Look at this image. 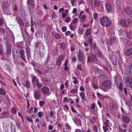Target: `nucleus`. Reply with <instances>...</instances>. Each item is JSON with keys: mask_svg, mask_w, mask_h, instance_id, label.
<instances>
[{"mask_svg": "<svg viewBox=\"0 0 132 132\" xmlns=\"http://www.w3.org/2000/svg\"><path fill=\"white\" fill-rule=\"evenodd\" d=\"M106 11L108 12H110L112 10V7L111 5L109 3H107L105 5Z\"/></svg>", "mask_w": 132, "mask_h": 132, "instance_id": "nucleus-28", "label": "nucleus"}, {"mask_svg": "<svg viewBox=\"0 0 132 132\" xmlns=\"http://www.w3.org/2000/svg\"><path fill=\"white\" fill-rule=\"evenodd\" d=\"M123 84L122 83L120 82L119 85V88L120 90L122 91H123V89L122 88V86H123Z\"/></svg>", "mask_w": 132, "mask_h": 132, "instance_id": "nucleus-52", "label": "nucleus"}, {"mask_svg": "<svg viewBox=\"0 0 132 132\" xmlns=\"http://www.w3.org/2000/svg\"><path fill=\"white\" fill-rule=\"evenodd\" d=\"M112 52L111 54H110L109 56L113 64L115 65H116L117 62V59L116 55L114 54Z\"/></svg>", "mask_w": 132, "mask_h": 132, "instance_id": "nucleus-4", "label": "nucleus"}, {"mask_svg": "<svg viewBox=\"0 0 132 132\" xmlns=\"http://www.w3.org/2000/svg\"><path fill=\"white\" fill-rule=\"evenodd\" d=\"M84 54L82 53L80 51H79L78 52V60L81 62L82 64H84L85 63V60L84 58H85L84 56Z\"/></svg>", "mask_w": 132, "mask_h": 132, "instance_id": "nucleus-7", "label": "nucleus"}, {"mask_svg": "<svg viewBox=\"0 0 132 132\" xmlns=\"http://www.w3.org/2000/svg\"><path fill=\"white\" fill-rule=\"evenodd\" d=\"M38 49H36L35 48H34V51L36 53V54L39 55V56L41 57V52L40 50H38Z\"/></svg>", "mask_w": 132, "mask_h": 132, "instance_id": "nucleus-35", "label": "nucleus"}, {"mask_svg": "<svg viewBox=\"0 0 132 132\" xmlns=\"http://www.w3.org/2000/svg\"><path fill=\"white\" fill-rule=\"evenodd\" d=\"M65 44L64 43L62 42L60 43V47L62 50H64L65 49Z\"/></svg>", "mask_w": 132, "mask_h": 132, "instance_id": "nucleus-38", "label": "nucleus"}, {"mask_svg": "<svg viewBox=\"0 0 132 132\" xmlns=\"http://www.w3.org/2000/svg\"><path fill=\"white\" fill-rule=\"evenodd\" d=\"M52 34L53 36L56 39H59L60 38L61 36L60 35L57 33H56L55 32H52Z\"/></svg>", "mask_w": 132, "mask_h": 132, "instance_id": "nucleus-29", "label": "nucleus"}, {"mask_svg": "<svg viewBox=\"0 0 132 132\" xmlns=\"http://www.w3.org/2000/svg\"><path fill=\"white\" fill-rule=\"evenodd\" d=\"M91 30V29L90 28H89L86 31L85 34L86 36H87L88 35L90 34Z\"/></svg>", "mask_w": 132, "mask_h": 132, "instance_id": "nucleus-36", "label": "nucleus"}, {"mask_svg": "<svg viewBox=\"0 0 132 132\" xmlns=\"http://www.w3.org/2000/svg\"><path fill=\"white\" fill-rule=\"evenodd\" d=\"M50 54H48V56L47 57V59L46 60V62H48V61L50 60Z\"/></svg>", "mask_w": 132, "mask_h": 132, "instance_id": "nucleus-59", "label": "nucleus"}, {"mask_svg": "<svg viewBox=\"0 0 132 132\" xmlns=\"http://www.w3.org/2000/svg\"><path fill=\"white\" fill-rule=\"evenodd\" d=\"M131 22V20L129 19H128L127 21L126 19L121 20L120 22L121 26L124 27H126L129 25Z\"/></svg>", "mask_w": 132, "mask_h": 132, "instance_id": "nucleus-3", "label": "nucleus"}, {"mask_svg": "<svg viewBox=\"0 0 132 132\" xmlns=\"http://www.w3.org/2000/svg\"><path fill=\"white\" fill-rule=\"evenodd\" d=\"M6 48H11L10 46L11 43H10L6 41Z\"/></svg>", "mask_w": 132, "mask_h": 132, "instance_id": "nucleus-46", "label": "nucleus"}, {"mask_svg": "<svg viewBox=\"0 0 132 132\" xmlns=\"http://www.w3.org/2000/svg\"><path fill=\"white\" fill-rule=\"evenodd\" d=\"M34 44V48L38 49L39 50H40L41 47H42V46H44L43 44L41 42H37L35 43Z\"/></svg>", "mask_w": 132, "mask_h": 132, "instance_id": "nucleus-15", "label": "nucleus"}, {"mask_svg": "<svg viewBox=\"0 0 132 132\" xmlns=\"http://www.w3.org/2000/svg\"><path fill=\"white\" fill-rule=\"evenodd\" d=\"M110 123V122L109 120H107L105 121L104 122V125L106 126L109 127V124Z\"/></svg>", "mask_w": 132, "mask_h": 132, "instance_id": "nucleus-42", "label": "nucleus"}, {"mask_svg": "<svg viewBox=\"0 0 132 132\" xmlns=\"http://www.w3.org/2000/svg\"><path fill=\"white\" fill-rule=\"evenodd\" d=\"M41 93L39 89L34 91V97L36 100H39L41 97Z\"/></svg>", "mask_w": 132, "mask_h": 132, "instance_id": "nucleus-10", "label": "nucleus"}, {"mask_svg": "<svg viewBox=\"0 0 132 132\" xmlns=\"http://www.w3.org/2000/svg\"><path fill=\"white\" fill-rule=\"evenodd\" d=\"M78 88L76 89L73 88L71 89V93H77Z\"/></svg>", "mask_w": 132, "mask_h": 132, "instance_id": "nucleus-43", "label": "nucleus"}, {"mask_svg": "<svg viewBox=\"0 0 132 132\" xmlns=\"http://www.w3.org/2000/svg\"><path fill=\"white\" fill-rule=\"evenodd\" d=\"M4 14L7 15H12V13L10 11L7 10L4 11Z\"/></svg>", "mask_w": 132, "mask_h": 132, "instance_id": "nucleus-41", "label": "nucleus"}, {"mask_svg": "<svg viewBox=\"0 0 132 132\" xmlns=\"http://www.w3.org/2000/svg\"><path fill=\"white\" fill-rule=\"evenodd\" d=\"M34 70L36 72H37V74H38L41 75L42 73V72L38 69L36 70H36Z\"/></svg>", "mask_w": 132, "mask_h": 132, "instance_id": "nucleus-53", "label": "nucleus"}, {"mask_svg": "<svg viewBox=\"0 0 132 132\" xmlns=\"http://www.w3.org/2000/svg\"><path fill=\"white\" fill-rule=\"evenodd\" d=\"M64 57L63 55H61L59 57L57 62L56 63V64L57 66H60L61 64L62 61Z\"/></svg>", "mask_w": 132, "mask_h": 132, "instance_id": "nucleus-19", "label": "nucleus"}, {"mask_svg": "<svg viewBox=\"0 0 132 132\" xmlns=\"http://www.w3.org/2000/svg\"><path fill=\"white\" fill-rule=\"evenodd\" d=\"M27 3L32 8H34L35 6V3L33 0H27Z\"/></svg>", "mask_w": 132, "mask_h": 132, "instance_id": "nucleus-18", "label": "nucleus"}, {"mask_svg": "<svg viewBox=\"0 0 132 132\" xmlns=\"http://www.w3.org/2000/svg\"><path fill=\"white\" fill-rule=\"evenodd\" d=\"M11 48H6V52L5 53V54L7 56V57H9V56L11 55Z\"/></svg>", "mask_w": 132, "mask_h": 132, "instance_id": "nucleus-27", "label": "nucleus"}, {"mask_svg": "<svg viewBox=\"0 0 132 132\" xmlns=\"http://www.w3.org/2000/svg\"><path fill=\"white\" fill-rule=\"evenodd\" d=\"M125 55L127 56L132 55V49L130 48L127 50L125 53Z\"/></svg>", "mask_w": 132, "mask_h": 132, "instance_id": "nucleus-25", "label": "nucleus"}, {"mask_svg": "<svg viewBox=\"0 0 132 132\" xmlns=\"http://www.w3.org/2000/svg\"><path fill=\"white\" fill-rule=\"evenodd\" d=\"M110 108L111 109L117 110V106L116 104L114 102H112L110 104Z\"/></svg>", "mask_w": 132, "mask_h": 132, "instance_id": "nucleus-24", "label": "nucleus"}, {"mask_svg": "<svg viewBox=\"0 0 132 132\" xmlns=\"http://www.w3.org/2000/svg\"><path fill=\"white\" fill-rule=\"evenodd\" d=\"M5 33V30L4 29L0 28V34L3 33V34Z\"/></svg>", "mask_w": 132, "mask_h": 132, "instance_id": "nucleus-58", "label": "nucleus"}, {"mask_svg": "<svg viewBox=\"0 0 132 132\" xmlns=\"http://www.w3.org/2000/svg\"><path fill=\"white\" fill-rule=\"evenodd\" d=\"M94 5L95 7L98 6L100 5V1L98 0H94Z\"/></svg>", "mask_w": 132, "mask_h": 132, "instance_id": "nucleus-32", "label": "nucleus"}, {"mask_svg": "<svg viewBox=\"0 0 132 132\" xmlns=\"http://www.w3.org/2000/svg\"><path fill=\"white\" fill-rule=\"evenodd\" d=\"M71 34V32L70 31H68L66 32L65 33V35L67 36H68L69 35H70Z\"/></svg>", "mask_w": 132, "mask_h": 132, "instance_id": "nucleus-61", "label": "nucleus"}, {"mask_svg": "<svg viewBox=\"0 0 132 132\" xmlns=\"http://www.w3.org/2000/svg\"><path fill=\"white\" fill-rule=\"evenodd\" d=\"M31 79L32 84L33 86L39 81V80L36 76L32 75Z\"/></svg>", "mask_w": 132, "mask_h": 132, "instance_id": "nucleus-16", "label": "nucleus"}, {"mask_svg": "<svg viewBox=\"0 0 132 132\" xmlns=\"http://www.w3.org/2000/svg\"><path fill=\"white\" fill-rule=\"evenodd\" d=\"M0 94L4 95H5L6 94L5 90L2 88H0Z\"/></svg>", "mask_w": 132, "mask_h": 132, "instance_id": "nucleus-39", "label": "nucleus"}, {"mask_svg": "<svg viewBox=\"0 0 132 132\" xmlns=\"http://www.w3.org/2000/svg\"><path fill=\"white\" fill-rule=\"evenodd\" d=\"M132 66V64H131L130 66H128V68L129 69V70L128 71L127 70L125 72V73L127 75H129L131 73V69Z\"/></svg>", "mask_w": 132, "mask_h": 132, "instance_id": "nucleus-31", "label": "nucleus"}, {"mask_svg": "<svg viewBox=\"0 0 132 132\" xmlns=\"http://www.w3.org/2000/svg\"><path fill=\"white\" fill-rule=\"evenodd\" d=\"M124 11L128 15H131L132 14V8L127 6L124 9Z\"/></svg>", "mask_w": 132, "mask_h": 132, "instance_id": "nucleus-17", "label": "nucleus"}, {"mask_svg": "<svg viewBox=\"0 0 132 132\" xmlns=\"http://www.w3.org/2000/svg\"><path fill=\"white\" fill-rule=\"evenodd\" d=\"M80 95L82 100L85 101L86 100L85 95L84 92H81L80 93Z\"/></svg>", "mask_w": 132, "mask_h": 132, "instance_id": "nucleus-33", "label": "nucleus"}, {"mask_svg": "<svg viewBox=\"0 0 132 132\" xmlns=\"http://www.w3.org/2000/svg\"><path fill=\"white\" fill-rule=\"evenodd\" d=\"M92 86L95 89H97L98 88L97 86L94 84H92Z\"/></svg>", "mask_w": 132, "mask_h": 132, "instance_id": "nucleus-63", "label": "nucleus"}, {"mask_svg": "<svg viewBox=\"0 0 132 132\" xmlns=\"http://www.w3.org/2000/svg\"><path fill=\"white\" fill-rule=\"evenodd\" d=\"M41 79L45 85H47L50 84V80L47 78L44 77L43 79L41 78Z\"/></svg>", "mask_w": 132, "mask_h": 132, "instance_id": "nucleus-23", "label": "nucleus"}, {"mask_svg": "<svg viewBox=\"0 0 132 132\" xmlns=\"http://www.w3.org/2000/svg\"><path fill=\"white\" fill-rule=\"evenodd\" d=\"M77 68L80 70L82 71V68L81 65L80 64H78V65Z\"/></svg>", "mask_w": 132, "mask_h": 132, "instance_id": "nucleus-60", "label": "nucleus"}, {"mask_svg": "<svg viewBox=\"0 0 132 132\" xmlns=\"http://www.w3.org/2000/svg\"><path fill=\"white\" fill-rule=\"evenodd\" d=\"M101 85L103 87H101V89L104 92H106L108 89H110L111 87V81L108 80L103 82L102 83Z\"/></svg>", "mask_w": 132, "mask_h": 132, "instance_id": "nucleus-2", "label": "nucleus"}, {"mask_svg": "<svg viewBox=\"0 0 132 132\" xmlns=\"http://www.w3.org/2000/svg\"><path fill=\"white\" fill-rule=\"evenodd\" d=\"M73 26L74 25L72 23H71L69 26V27L71 30H73L75 29V28Z\"/></svg>", "mask_w": 132, "mask_h": 132, "instance_id": "nucleus-56", "label": "nucleus"}, {"mask_svg": "<svg viewBox=\"0 0 132 132\" xmlns=\"http://www.w3.org/2000/svg\"><path fill=\"white\" fill-rule=\"evenodd\" d=\"M102 71V70L100 69L97 68H95L94 69V72L96 73H99Z\"/></svg>", "mask_w": 132, "mask_h": 132, "instance_id": "nucleus-37", "label": "nucleus"}, {"mask_svg": "<svg viewBox=\"0 0 132 132\" xmlns=\"http://www.w3.org/2000/svg\"><path fill=\"white\" fill-rule=\"evenodd\" d=\"M65 126L66 127V129L67 130H69V131H70L71 129V127L68 123H65Z\"/></svg>", "mask_w": 132, "mask_h": 132, "instance_id": "nucleus-47", "label": "nucleus"}, {"mask_svg": "<svg viewBox=\"0 0 132 132\" xmlns=\"http://www.w3.org/2000/svg\"><path fill=\"white\" fill-rule=\"evenodd\" d=\"M97 55L98 57H101L102 56V54L100 51L98 50L97 53Z\"/></svg>", "mask_w": 132, "mask_h": 132, "instance_id": "nucleus-55", "label": "nucleus"}, {"mask_svg": "<svg viewBox=\"0 0 132 132\" xmlns=\"http://www.w3.org/2000/svg\"><path fill=\"white\" fill-rule=\"evenodd\" d=\"M78 21V19L77 18H75L73 20L72 22L71 23L74 24H76L77 23Z\"/></svg>", "mask_w": 132, "mask_h": 132, "instance_id": "nucleus-48", "label": "nucleus"}, {"mask_svg": "<svg viewBox=\"0 0 132 132\" xmlns=\"http://www.w3.org/2000/svg\"><path fill=\"white\" fill-rule=\"evenodd\" d=\"M16 20L18 22V24H19L20 26H24V23L23 20L17 17L16 18Z\"/></svg>", "mask_w": 132, "mask_h": 132, "instance_id": "nucleus-26", "label": "nucleus"}, {"mask_svg": "<svg viewBox=\"0 0 132 132\" xmlns=\"http://www.w3.org/2000/svg\"><path fill=\"white\" fill-rule=\"evenodd\" d=\"M97 60V58L95 54H93L90 56H87V62L89 63L90 61L96 62Z\"/></svg>", "mask_w": 132, "mask_h": 132, "instance_id": "nucleus-5", "label": "nucleus"}, {"mask_svg": "<svg viewBox=\"0 0 132 132\" xmlns=\"http://www.w3.org/2000/svg\"><path fill=\"white\" fill-rule=\"evenodd\" d=\"M30 82L28 80H27L26 81L25 86L27 88L30 87Z\"/></svg>", "mask_w": 132, "mask_h": 132, "instance_id": "nucleus-44", "label": "nucleus"}, {"mask_svg": "<svg viewBox=\"0 0 132 132\" xmlns=\"http://www.w3.org/2000/svg\"><path fill=\"white\" fill-rule=\"evenodd\" d=\"M16 125L18 129H22L21 127H20L21 124L19 122L16 123Z\"/></svg>", "mask_w": 132, "mask_h": 132, "instance_id": "nucleus-50", "label": "nucleus"}, {"mask_svg": "<svg viewBox=\"0 0 132 132\" xmlns=\"http://www.w3.org/2000/svg\"><path fill=\"white\" fill-rule=\"evenodd\" d=\"M85 29L84 28H80L78 29L79 33V34L82 35Z\"/></svg>", "mask_w": 132, "mask_h": 132, "instance_id": "nucleus-40", "label": "nucleus"}, {"mask_svg": "<svg viewBox=\"0 0 132 132\" xmlns=\"http://www.w3.org/2000/svg\"><path fill=\"white\" fill-rule=\"evenodd\" d=\"M108 127L104 125L103 126V128L105 132H106L109 129Z\"/></svg>", "mask_w": 132, "mask_h": 132, "instance_id": "nucleus-45", "label": "nucleus"}, {"mask_svg": "<svg viewBox=\"0 0 132 132\" xmlns=\"http://www.w3.org/2000/svg\"><path fill=\"white\" fill-rule=\"evenodd\" d=\"M127 36L129 39H132V31H130L127 35Z\"/></svg>", "mask_w": 132, "mask_h": 132, "instance_id": "nucleus-34", "label": "nucleus"}, {"mask_svg": "<svg viewBox=\"0 0 132 132\" xmlns=\"http://www.w3.org/2000/svg\"><path fill=\"white\" fill-rule=\"evenodd\" d=\"M100 22L102 26L106 27H109L111 23V21L110 19L106 16L103 17L101 19Z\"/></svg>", "mask_w": 132, "mask_h": 132, "instance_id": "nucleus-1", "label": "nucleus"}, {"mask_svg": "<svg viewBox=\"0 0 132 132\" xmlns=\"http://www.w3.org/2000/svg\"><path fill=\"white\" fill-rule=\"evenodd\" d=\"M121 120L122 122L128 123L130 122V119L128 116H124L123 115L121 116Z\"/></svg>", "mask_w": 132, "mask_h": 132, "instance_id": "nucleus-12", "label": "nucleus"}, {"mask_svg": "<svg viewBox=\"0 0 132 132\" xmlns=\"http://www.w3.org/2000/svg\"><path fill=\"white\" fill-rule=\"evenodd\" d=\"M42 86V84L39 81L33 86L34 88H35L36 87H37L38 89H40L41 88Z\"/></svg>", "mask_w": 132, "mask_h": 132, "instance_id": "nucleus-30", "label": "nucleus"}, {"mask_svg": "<svg viewBox=\"0 0 132 132\" xmlns=\"http://www.w3.org/2000/svg\"><path fill=\"white\" fill-rule=\"evenodd\" d=\"M8 7V2L5 0L2 4V8L3 9H7Z\"/></svg>", "mask_w": 132, "mask_h": 132, "instance_id": "nucleus-22", "label": "nucleus"}, {"mask_svg": "<svg viewBox=\"0 0 132 132\" xmlns=\"http://www.w3.org/2000/svg\"><path fill=\"white\" fill-rule=\"evenodd\" d=\"M118 127L120 132H126L127 126L126 125L123 124L121 126H119Z\"/></svg>", "mask_w": 132, "mask_h": 132, "instance_id": "nucleus-14", "label": "nucleus"}, {"mask_svg": "<svg viewBox=\"0 0 132 132\" xmlns=\"http://www.w3.org/2000/svg\"><path fill=\"white\" fill-rule=\"evenodd\" d=\"M26 51L27 59L28 61H29V59L31 58L30 56V49L29 45H26Z\"/></svg>", "mask_w": 132, "mask_h": 132, "instance_id": "nucleus-11", "label": "nucleus"}, {"mask_svg": "<svg viewBox=\"0 0 132 132\" xmlns=\"http://www.w3.org/2000/svg\"><path fill=\"white\" fill-rule=\"evenodd\" d=\"M2 117L0 118H6L10 117V114L9 112L6 111L2 112L1 114Z\"/></svg>", "mask_w": 132, "mask_h": 132, "instance_id": "nucleus-13", "label": "nucleus"}, {"mask_svg": "<svg viewBox=\"0 0 132 132\" xmlns=\"http://www.w3.org/2000/svg\"><path fill=\"white\" fill-rule=\"evenodd\" d=\"M120 81V79H118V78L117 77H115V81L117 84L119 83Z\"/></svg>", "mask_w": 132, "mask_h": 132, "instance_id": "nucleus-54", "label": "nucleus"}, {"mask_svg": "<svg viewBox=\"0 0 132 132\" xmlns=\"http://www.w3.org/2000/svg\"><path fill=\"white\" fill-rule=\"evenodd\" d=\"M118 42V40L117 38L116 37H113L111 38L109 41L108 40L107 41L106 43L107 44L111 45L114 43H117Z\"/></svg>", "mask_w": 132, "mask_h": 132, "instance_id": "nucleus-6", "label": "nucleus"}, {"mask_svg": "<svg viewBox=\"0 0 132 132\" xmlns=\"http://www.w3.org/2000/svg\"><path fill=\"white\" fill-rule=\"evenodd\" d=\"M75 132H84L83 128L82 130L79 129H76Z\"/></svg>", "mask_w": 132, "mask_h": 132, "instance_id": "nucleus-57", "label": "nucleus"}, {"mask_svg": "<svg viewBox=\"0 0 132 132\" xmlns=\"http://www.w3.org/2000/svg\"><path fill=\"white\" fill-rule=\"evenodd\" d=\"M94 18L95 19H96L98 17V14L97 13H95L93 15Z\"/></svg>", "mask_w": 132, "mask_h": 132, "instance_id": "nucleus-64", "label": "nucleus"}, {"mask_svg": "<svg viewBox=\"0 0 132 132\" xmlns=\"http://www.w3.org/2000/svg\"><path fill=\"white\" fill-rule=\"evenodd\" d=\"M49 88L46 86H43L41 89V91L42 94L44 95H49L50 94V92Z\"/></svg>", "mask_w": 132, "mask_h": 132, "instance_id": "nucleus-8", "label": "nucleus"}, {"mask_svg": "<svg viewBox=\"0 0 132 132\" xmlns=\"http://www.w3.org/2000/svg\"><path fill=\"white\" fill-rule=\"evenodd\" d=\"M86 16L84 15H81V20L82 22L84 21L85 19Z\"/></svg>", "mask_w": 132, "mask_h": 132, "instance_id": "nucleus-49", "label": "nucleus"}, {"mask_svg": "<svg viewBox=\"0 0 132 132\" xmlns=\"http://www.w3.org/2000/svg\"><path fill=\"white\" fill-rule=\"evenodd\" d=\"M20 54V57L24 61H26L24 52L23 50H21L19 51Z\"/></svg>", "mask_w": 132, "mask_h": 132, "instance_id": "nucleus-20", "label": "nucleus"}, {"mask_svg": "<svg viewBox=\"0 0 132 132\" xmlns=\"http://www.w3.org/2000/svg\"><path fill=\"white\" fill-rule=\"evenodd\" d=\"M126 104L130 108V106L131 105V103L130 101H127L126 102Z\"/></svg>", "mask_w": 132, "mask_h": 132, "instance_id": "nucleus-51", "label": "nucleus"}, {"mask_svg": "<svg viewBox=\"0 0 132 132\" xmlns=\"http://www.w3.org/2000/svg\"><path fill=\"white\" fill-rule=\"evenodd\" d=\"M73 121L77 125L79 126H81V123L80 120L78 118H75V119H73Z\"/></svg>", "mask_w": 132, "mask_h": 132, "instance_id": "nucleus-21", "label": "nucleus"}, {"mask_svg": "<svg viewBox=\"0 0 132 132\" xmlns=\"http://www.w3.org/2000/svg\"><path fill=\"white\" fill-rule=\"evenodd\" d=\"M126 82L128 86L132 87V79L129 77H127L125 78Z\"/></svg>", "mask_w": 132, "mask_h": 132, "instance_id": "nucleus-9", "label": "nucleus"}, {"mask_svg": "<svg viewBox=\"0 0 132 132\" xmlns=\"http://www.w3.org/2000/svg\"><path fill=\"white\" fill-rule=\"evenodd\" d=\"M62 30L63 32H65L67 30V28L66 27H63L62 28Z\"/></svg>", "mask_w": 132, "mask_h": 132, "instance_id": "nucleus-62", "label": "nucleus"}]
</instances>
